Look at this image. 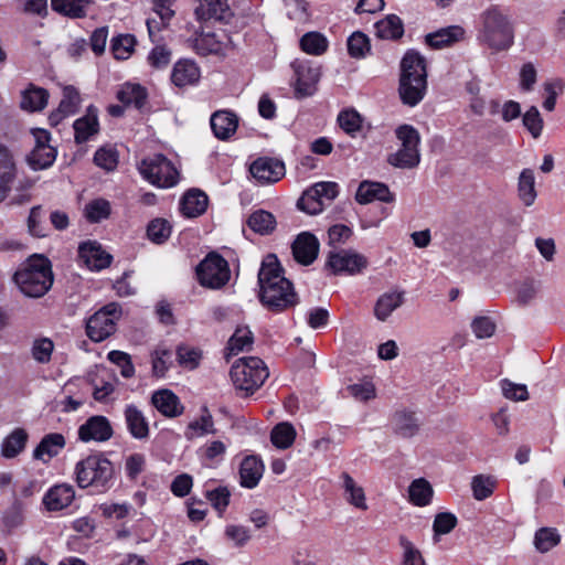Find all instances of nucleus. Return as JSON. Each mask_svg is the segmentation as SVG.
<instances>
[{
    "label": "nucleus",
    "mask_w": 565,
    "mask_h": 565,
    "mask_svg": "<svg viewBox=\"0 0 565 565\" xmlns=\"http://www.w3.org/2000/svg\"><path fill=\"white\" fill-rule=\"evenodd\" d=\"M516 20L509 7L492 3L479 14L478 43L492 54L509 51L515 43Z\"/></svg>",
    "instance_id": "obj_1"
},
{
    "label": "nucleus",
    "mask_w": 565,
    "mask_h": 565,
    "mask_svg": "<svg viewBox=\"0 0 565 565\" xmlns=\"http://www.w3.org/2000/svg\"><path fill=\"white\" fill-rule=\"evenodd\" d=\"M259 301L273 312H281L298 303L297 294L276 255L268 254L258 271Z\"/></svg>",
    "instance_id": "obj_2"
},
{
    "label": "nucleus",
    "mask_w": 565,
    "mask_h": 565,
    "mask_svg": "<svg viewBox=\"0 0 565 565\" xmlns=\"http://www.w3.org/2000/svg\"><path fill=\"white\" fill-rule=\"evenodd\" d=\"M76 482L79 488L93 493H105L115 483L113 462L102 454L89 455L75 466Z\"/></svg>",
    "instance_id": "obj_3"
},
{
    "label": "nucleus",
    "mask_w": 565,
    "mask_h": 565,
    "mask_svg": "<svg viewBox=\"0 0 565 565\" xmlns=\"http://www.w3.org/2000/svg\"><path fill=\"white\" fill-rule=\"evenodd\" d=\"M230 376L239 395L247 397L264 384L269 372L263 360L247 356L237 360L232 365Z\"/></svg>",
    "instance_id": "obj_4"
},
{
    "label": "nucleus",
    "mask_w": 565,
    "mask_h": 565,
    "mask_svg": "<svg viewBox=\"0 0 565 565\" xmlns=\"http://www.w3.org/2000/svg\"><path fill=\"white\" fill-rule=\"evenodd\" d=\"M138 170L145 180L158 188H172L179 181L178 170L163 154H153L142 159Z\"/></svg>",
    "instance_id": "obj_5"
},
{
    "label": "nucleus",
    "mask_w": 565,
    "mask_h": 565,
    "mask_svg": "<svg viewBox=\"0 0 565 565\" xmlns=\"http://www.w3.org/2000/svg\"><path fill=\"white\" fill-rule=\"evenodd\" d=\"M396 136L402 142V147L395 153L390 154L388 163L401 169L417 167L420 161L418 131L409 125H403L397 128Z\"/></svg>",
    "instance_id": "obj_6"
},
{
    "label": "nucleus",
    "mask_w": 565,
    "mask_h": 565,
    "mask_svg": "<svg viewBox=\"0 0 565 565\" xmlns=\"http://www.w3.org/2000/svg\"><path fill=\"white\" fill-rule=\"evenodd\" d=\"M196 275L202 286L218 289L230 280L231 270L228 263L221 255L210 253L199 264Z\"/></svg>",
    "instance_id": "obj_7"
},
{
    "label": "nucleus",
    "mask_w": 565,
    "mask_h": 565,
    "mask_svg": "<svg viewBox=\"0 0 565 565\" xmlns=\"http://www.w3.org/2000/svg\"><path fill=\"white\" fill-rule=\"evenodd\" d=\"M339 194V185L335 182H318L307 189L297 202L299 210L308 214L322 212Z\"/></svg>",
    "instance_id": "obj_8"
},
{
    "label": "nucleus",
    "mask_w": 565,
    "mask_h": 565,
    "mask_svg": "<svg viewBox=\"0 0 565 565\" xmlns=\"http://www.w3.org/2000/svg\"><path fill=\"white\" fill-rule=\"evenodd\" d=\"M120 316L119 305L111 302L95 312L86 323V333L94 342H102L116 330V320Z\"/></svg>",
    "instance_id": "obj_9"
},
{
    "label": "nucleus",
    "mask_w": 565,
    "mask_h": 565,
    "mask_svg": "<svg viewBox=\"0 0 565 565\" xmlns=\"http://www.w3.org/2000/svg\"><path fill=\"white\" fill-rule=\"evenodd\" d=\"M367 264L366 257L362 254L352 250H340L329 254L326 266L335 275L342 273L355 275L365 269Z\"/></svg>",
    "instance_id": "obj_10"
},
{
    "label": "nucleus",
    "mask_w": 565,
    "mask_h": 565,
    "mask_svg": "<svg viewBox=\"0 0 565 565\" xmlns=\"http://www.w3.org/2000/svg\"><path fill=\"white\" fill-rule=\"evenodd\" d=\"M249 171L259 183L269 184L278 182L285 175L286 168L281 160L262 157L250 164Z\"/></svg>",
    "instance_id": "obj_11"
},
{
    "label": "nucleus",
    "mask_w": 565,
    "mask_h": 565,
    "mask_svg": "<svg viewBox=\"0 0 565 565\" xmlns=\"http://www.w3.org/2000/svg\"><path fill=\"white\" fill-rule=\"evenodd\" d=\"M294 68V85L298 96H310L319 81L320 72L306 61H296L291 64Z\"/></svg>",
    "instance_id": "obj_12"
},
{
    "label": "nucleus",
    "mask_w": 565,
    "mask_h": 565,
    "mask_svg": "<svg viewBox=\"0 0 565 565\" xmlns=\"http://www.w3.org/2000/svg\"><path fill=\"white\" fill-rule=\"evenodd\" d=\"M195 17L200 21H215L227 23L234 13L228 4V0H199L194 10Z\"/></svg>",
    "instance_id": "obj_13"
},
{
    "label": "nucleus",
    "mask_w": 565,
    "mask_h": 565,
    "mask_svg": "<svg viewBox=\"0 0 565 565\" xmlns=\"http://www.w3.org/2000/svg\"><path fill=\"white\" fill-rule=\"evenodd\" d=\"M113 436V428L110 422L105 416L95 415L89 417L78 428V438L84 441L103 443L110 439Z\"/></svg>",
    "instance_id": "obj_14"
},
{
    "label": "nucleus",
    "mask_w": 565,
    "mask_h": 565,
    "mask_svg": "<svg viewBox=\"0 0 565 565\" xmlns=\"http://www.w3.org/2000/svg\"><path fill=\"white\" fill-rule=\"evenodd\" d=\"M228 44L230 39L224 32H202L195 36L193 47L202 56L224 55Z\"/></svg>",
    "instance_id": "obj_15"
},
{
    "label": "nucleus",
    "mask_w": 565,
    "mask_h": 565,
    "mask_svg": "<svg viewBox=\"0 0 565 565\" xmlns=\"http://www.w3.org/2000/svg\"><path fill=\"white\" fill-rule=\"evenodd\" d=\"M319 246V241L313 234L302 232L296 237L291 245L292 255L299 264L308 266L316 260Z\"/></svg>",
    "instance_id": "obj_16"
},
{
    "label": "nucleus",
    "mask_w": 565,
    "mask_h": 565,
    "mask_svg": "<svg viewBox=\"0 0 565 565\" xmlns=\"http://www.w3.org/2000/svg\"><path fill=\"white\" fill-rule=\"evenodd\" d=\"M151 405L167 418L179 417L184 412L179 396L168 388L154 391L151 395Z\"/></svg>",
    "instance_id": "obj_17"
},
{
    "label": "nucleus",
    "mask_w": 565,
    "mask_h": 565,
    "mask_svg": "<svg viewBox=\"0 0 565 565\" xmlns=\"http://www.w3.org/2000/svg\"><path fill=\"white\" fill-rule=\"evenodd\" d=\"M74 498L75 491L71 484H55L43 495L42 504L44 510L49 512H57L68 508Z\"/></svg>",
    "instance_id": "obj_18"
},
{
    "label": "nucleus",
    "mask_w": 565,
    "mask_h": 565,
    "mask_svg": "<svg viewBox=\"0 0 565 565\" xmlns=\"http://www.w3.org/2000/svg\"><path fill=\"white\" fill-rule=\"evenodd\" d=\"M81 103L78 89L72 85L64 86L58 107L49 117L51 126H57L64 118L75 115Z\"/></svg>",
    "instance_id": "obj_19"
},
{
    "label": "nucleus",
    "mask_w": 565,
    "mask_h": 565,
    "mask_svg": "<svg viewBox=\"0 0 565 565\" xmlns=\"http://www.w3.org/2000/svg\"><path fill=\"white\" fill-rule=\"evenodd\" d=\"M78 257L90 270H102L108 267L113 256L105 252L97 242L87 241L79 245Z\"/></svg>",
    "instance_id": "obj_20"
},
{
    "label": "nucleus",
    "mask_w": 565,
    "mask_h": 565,
    "mask_svg": "<svg viewBox=\"0 0 565 565\" xmlns=\"http://www.w3.org/2000/svg\"><path fill=\"white\" fill-rule=\"evenodd\" d=\"M74 139L77 145L88 141L99 131L98 109L89 105L84 116L77 118L73 124Z\"/></svg>",
    "instance_id": "obj_21"
},
{
    "label": "nucleus",
    "mask_w": 565,
    "mask_h": 565,
    "mask_svg": "<svg viewBox=\"0 0 565 565\" xmlns=\"http://www.w3.org/2000/svg\"><path fill=\"white\" fill-rule=\"evenodd\" d=\"M355 200L360 204H367L375 200L392 203L395 201V195L390 191L386 184L365 180L360 183L355 193Z\"/></svg>",
    "instance_id": "obj_22"
},
{
    "label": "nucleus",
    "mask_w": 565,
    "mask_h": 565,
    "mask_svg": "<svg viewBox=\"0 0 565 565\" xmlns=\"http://www.w3.org/2000/svg\"><path fill=\"white\" fill-rule=\"evenodd\" d=\"M427 81V62L424 55L414 49L405 52L401 61L399 78Z\"/></svg>",
    "instance_id": "obj_23"
},
{
    "label": "nucleus",
    "mask_w": 565,
    "mask_h": 565,
    "mask_svg": "<svg viewBox=\"0 0 565 565\" xmlns=\"http://www.w3.org/2000/svg\"><path fill=\"white\" fill-rule=\"evenodd\" d=\"M124 417L129 434L138 440H145L149 437V422L142 411L136 405L128 404L124 409Z\"/></svg>",
    "instance_id": "obj_24"
},
{
    "label": "nucleus",
    "mask_w": 565,
    "mask_h": 565,
    "mask_svg": "<svg viewBox=\"0 0 565 565\" xmlns=\"http://www.w3.org/2000/svg\"><path fill=\"white\" fill-rule=\"evenodd\" d=\"M211 129L220 140L230 139L238 127L237 116L230 110H217L210 119Z\"/></svg>",
    "instance_id": "obj_25"
},
{
    "label": "nucleus",
    "mask_w": 565,
    "mask_h": 565,
    "mask_svg": "<svg viewBox=\"0 0 565 565\" xmlns=\"http://www.w3.org/2000/svg\"><path fill=\"white\" fill-rule=\"evenodd\" d=\"M13 281L24 296L35 298V254L21 264L13 275Z\"/></svg>",
    "instance_id": "obj_26"
},
{
    "label": "nucleus",
    "mask_w": 565,
    "mask_h": 565,
    "mask_svg": "<svg viewBox=\"0 0 565 565\" xmlns=\"http://www.w3.org/2000/svg\"><path fill=\"white\" fill-rule=\"evenodd\" d=\"M427 92V81L399 78L398 94L404 105L414 107L425 97Z\"/></svg>",
    "instance_id": "obj_27"
},
{
    "label": "nucleus",
    "mask_w": 565,
    "mask_h": 565,
    "mask_svg": "<svg viewBox=\"0 0 565 565\" xmlns=\"http://www.w3.org/2000/svg\"><path fill=\"white\" fill-rule=\"evenodd\" d=\"M200 77V67L191 60L178 61L171 73V82L178 87L195 85Z\"/></svg>",
    "instance_id": "obj_28"
},
{
    "label": "nucleus",
    "mask_w": 565,
    "mask_h": 565,
    "mask_svg": "<svg viewBox=\"0 0 565 565\" xmlns=\"http://www.w3.org/2000/svg\"><path fill=\"white\" fill-rule=\"evenodd\" d=\"M264 473V463L256 456L245 457L239 466V484L243 488L254 489Z\"/></svg>",
    "instance_id": "obj_29"
},
{
    "label": "nucleus",
    "mask_w": 565,
    "mask_h": 565,
    "mask_svg": "<svg viewBox=\"0 0 565 565\" xmlns=\"http://www.w3.org/2000/svg\"><path fill=\"white\" fill-rule=\"evenodd\" d=\"M465 36V30L460 25H450L447 28H441L436 32L428 33L425 36V42L428 46L433 49H444L450 46L459 41H461Z\"/></svg>",
    "instance_id": "obj_30"
},
{
    "label": "nucleus",
    "mask_w": 565,
    "mask_h": 565,
    "mask_svg": "<svg viewBox=\"0 0 565 565\" xmlns=\"http://www.w3.org/2000/svg\"><path fill=\"white\" fill-rule=\"evenodd\" d=\"M207 202L209 199L204 192L192 189L182 196L180 210L186 217H196L206 211Z\"/></svg>",
    "instance_id": "obj_31"
},
{
    "label": "nucleus",
    "mask_w": 565,
    "mask_h": 565,
    "mask_svg": "<svg viewBox=\"0 0 565 565\" xmlns=\"http://www.w3.org/2000/svg\"><path fill=\"white\" fill-rule=\"evenodd\" d=\"M340 479L347 502L359 510H367L364 489L348 472H342Z\"/></svg>",
    "instance_id": "obj_32"
},
{
    "label": "nucleus",
    "mask_w": 565,
    "mask_h": 565,
    "mask_svg": "<svg viewBox=\"0 0 565 565\" xmlns=\"http://www.w3.org/2000/svg\"><path fill=\"white\" fill-rule=\"evenodd\" d=\"M200 417L191 420L185 430L184 437L188 440H193L199 437L206 436L209 434H215L213 416L207 407H202Z\"/></svg>",
    "instance_id": "obj_33"
},
{
    "label": "nucleus",
    "mask_w": 565,
    "mask_h": 565,
    "mask_svg": "<svg viewBox=\"0 0 565 565\" xmlns=\"http://www.w3.org/2000/svg\"><path fill=\"white\" fill-rule=\"evenodd\" d=\"M404 303V291H388L379 297L374 307V316L385 321L391 313Z\"/></svg>",
    "instance_id": "obj_34"
},
{
    "label": "nucleus",
    "mask_w": 565,
    "mask_h": 565,
    "mask_svg": "<svg viewBox=\"0 0 565 565\" xmlns=\"http://www.w3.org/2000/svg\"><path fill=\"white\" fill-rule=\"evenodd\" d=\"M147 90L140 84L125 83L117 92V99L124 106L143 107L147 100Z\"/></svg>",
    "instance_id": "obj_35"
},
{
    "label": "nucleus",
    "mask_w": 565,
    "mask_h": 565,
    "mask_svg": "<svg viewBox=\"0 0 565 565\" xmlns=\"http://www.w3.org/2000/svg\"><path fill=\"white\" fill-rule=\"evenodd\" d=\"M65 447V438L60 433H51L45 435L38 444V460L47 462L57 456Z\"/></svg>",
    "instance_id": "obj_36"
},
{
    "label": "nucleus",
    "mask_w": 565,
    "mask_h": 565,
    "mask_svg": "<svg viewBox=\"0 0 565 565\" xmlns=\"http://www.w3.org/2000/svg\"><path fill=\"white\" fill-rule=\"evenodd\" d=\"M375 33L383 40H398L404 34V23L396 14H388L374 24Z\"/></svg>",
    "instance_id": "obj_37"
},
{
    "label": "nucleus",
    "mask_w": 565,
    "mask_h": 565,
    "mask_svg": "<svg viewBox=\"0 0 565 565\" xmlns=\"http://www.w3.org/2000/svg\"><path fill=\"white\" fill-rule=\"evenodd\" d=\"M395 433L404 438L413 437L419 429V420L414 413L398 411L392 419Z\"/></svg>",
    "instance_id": "obj_38"
},
{
    "label": "nucleus",
    "mask_w": 565,
    "mask_h": 565,
    "mask_svg": "<svg viewBox=\"0 0 565 565\" xmlns=\"http://www.w3.org/2000/svg\"><path fill=\"white\" fill-rule=\"evenodd\" d=\"M247 225L259 235H269L275 231L277 222L270 212L256 210L248 216Z\"/></svg>",
    "instance_id": "obj_39"
},
{
    "label": "nucleus",
    "mask_w": 565,
    "mask_h": 565,
    "mask_svg": "<svg viewBox=\"0 0 565 565\" xmlns=\"http://www.w3.org/2000/svg\"><path fill=\"white\" fill-rule=\"evenodd\" d=\"M28 438L29 436L24 429L15 428L1 444L2 457L7 459L17 457L25 448Z\"/></svg>",
    "instance_id": "obj_40"
},
{
    "label": "nucleus",
    "mask_w": 565,
    "mask_h": 565,
    "mask_svg": "<svg viewBox=\"0 0 565 565\" xmlns=\"http://www.w3.org/2000/svg\"><path fill=\"white\" fill-rule=\"evenodd\" d=\"M54 282L51 260L43 254H38V298L47 294Z\"/></svg>",
    "instance_id": "obj_41"
},
{
    "label": "nucleus",
    "mask_w": 565,
    "mask_h": 565,
    "mask_svg": "<svg viewBox=\"0 0 565 565\" xmlns=\"http://www.w3.org/2000/svg\"><path fill=\"white\" fill-rule=\"evenodd\" d=\"M518 194L525 206H531L536 199L535 177L531 169H523L519 177Z\"/></svg>",
    "instance_id": "obj_42"
},
{
    "label": "nucleus",
    "mask_w": 565,
    "mask_h": 565,
    "mask_svg": "<svg viewBox=\"0 0 565 565\" xmlns=\"http://www.w3.org/2000/svg\"><path fill=\"white\" fill-rule=\"evenodd\" d=\"M90 0H51L54 11L72 19L84 18Z\"/></svg>",
    "instance_id": "obj_43"
},
{
    "label": "nucleus",
    "mask_w": 565,
    "mask_h": 565,
    "mask_svg": "<svg viewBox=\"0 0 565 565\" xmlns=\"http://www.w3.org/2000/svg\"><path fill=\"white\" fill-rule=\"evenodd\" d=\"M47 140V130L38 128V169L49 168L56 159L57 151L54 147L46 145Z\"/></svg>",
    "instance_id": "obj_44"
},
{
    "label": "nucleus",
    "mask_w": 565,
    "mask_h": 565,
    "mask_svg": "<svg viewBox=\"0 0 565 565\" xmlns=\"http://www.w3.org/2000/svg\"><path fill=\"white\" fill-rule=\"evenodd\" d=\"M433 493L430 483L423 478L414 480L408 488L409 501L417 507L428 505Z\"/></svg>",
    "instance_id": "obj_45"
},
{
    "label": "nucleus",
    "mask_w": 565,
    "mask_h": 565,
    "mask_svg": "<svg viewBox=\"0 0 565 565\" xmlns=\"http://www.w3.org/2000/svg\"><path fill=\"white\" fill-rule=\"evenodd\" d=\"M337 121L347 135L355 137L362 129L363 118L355 109L349 108L339 113Z\"/></svg>",
    "instance_id": "obj_46"
},
{
    "label": "nucleus",
    "mask_w": 565,
    "mask_h": 565,
    "mask_svg": "<svg viewBox=\"0 0 565 565\" xmlns=\"http://www.w3.org/2000/svg\"><path fill=\"white\" fill-rule=\"evenodd\" d=\"M137 41L132 34H119L110 41V51L116 60H127L131 56Z\"/></svg>",
    "instance_id": "obj_47"
},
{
    "label": "nucleus",
    "mask_w": 565,
    "mask_h": 565,
    "mask_svg": "<svg viewBox=\"0 0 565 565\" xmlns=\"http://www.w3.org/2000/svg\"><path fill=\"white\" fill-rule=\"evenodd\" d=\"M300 47L310 55H321L328 49V40L319 32H308L300 39Z\"/></svg>",
    "instance_id": "obj_48"
},
{
    "label": "nucleus",
    "mask_w": 565,
    "mask_h": 565,
    "mask_svg": "<svg viewBox=\"0 0 565 565\" xmlns=\"http://www.w3.org/2000/svg\"><path fill=\"white\" fill-rule=\"evenodd\" d=\"M295 438L296 430L294 426L285 422L277 424L270 434L271 443L280 449L290 447L294 444Z\"/></svg>",
    "instance_id": "obj_49"
},
{
    "label": "nucleus",
    "mask_w": 565,
    "mask_h": 565,
    "mask_svg": "<svg viewBox=\"0 0 565 565\" xmlns=\"http://www.w3.org/2000/svg\"><path fill=\"white\" fill-rule=\"evenodd\" d=\"M226 449L227 447L223 441L213 440L199 448L198 454L204 462L213 466L223 460Z\"/></svg>",
    "instance_id": "obj_50"
},
{
    "label": "nucleus",
    "mask_w": 565,
    "mask_h": 565,
    "mask_svg": "<svg viewBox=\"0 0 565 565\" xmlns=\"http://www.w3.org/2000/svg\"><path fill=\"white\" fill-rule=\"evenodd\" d=\"M545 98L543 100V108L546 111H553L556 106V99L565 90V81L563 78H552L543 84Z\"/></svg>",
    "instance_id": "obj_51"
},
{
    "label": "nucleus",
    "mask_w": 565,
    "mask_h": 565,
    "mask_svg": "<svg viewBox=\"0 0 565 565\" xmlns=\"http://www.w3.org/2000/svg\"><path fill=\"white\" fill-rule=\"evenodd\" d=\"M110 203L105 199H95L85 205V217L90 223H99L110 215Z\"/></svg>",
    "instance_id": "obj_52"
},
{
    "label": "nucleus",
    "mask_w": 565,
    "mask_h": 565,
    "mask_svg": "<svg viewBox=\"0 0 565 565\" xmlns=\"http://www.w3.org/2000/svg\"><path fill=\"white\" fill-rule=\"evenodd\" d=\"M525 129L534 139H539L544 128V120L536 106H531L522 116Z\"/></svg>",
    "instance_id": "obj_53"
},
{
    "label": "nucleus",
    "mask_w": 565,
    "mask_h": 565,
    "mask_svg": "<svg viewBox=\"0 0 565 565\" xmlns=\"http://www.w3.org/2000/svg\"><path fill=\"white\" fill-rule=\"evenodd\" d=\"M495 488V480L490 476L478 475L472 478L471 489L473 498L478 501L489 498Z\"/></svg>",
    "instance_id": "obj_54"
},
{
    "label": "nucleus",
    "mask_w": 565,
    "mask_h": 565,
    "mask_svg": "<svg viewBox=\"0 0 565 565\" xmlns=\"http://www.w3.org/2000/svg\"><path fill=\"white\" fill-rule=\"evenodd\" d=\"M288 19L298 23L307 22L310 18L309 3L306 0H282Z\"/></svg>",
    "instance_id": "obj_55"
},
{
    "label": "nucleus",
    "mask_w": 565,
    "mask_h": 565,
    "mask_svg": "<svg viewBox=\"0 0 565 565\" xmlns=\"http://www.w3.org/2000/svg\"><path fill=\"white\" fill-rule=\"evenodd\" d=\"M253 333L248 328H237L228 341L227 349L231 354H237L252 348Z\"/></svg>",
    "instance_id": "obj_56"
},
{
    "label": "nucleus",
    "mask_w": 565,
    "mask_h": 565,
    "mask_svg": "<svg viewBox=\"0 0 565 565\" xmlns=\"http://www.w3.org/2000/svg\"><path fill=\"white\" fill-rule=\"evenodd\" d=\"M170 234L171 225L164 218H154L148 224L147 236L156 244L164 243L170 237Z\"/></svg>",
    "instance_id": "obj_57"
},
{
    "label": "nucleus",
    "mask_w": 565,
    "mask_h": 565,
    "mask_svg": "<svg viewBox=\"0 0 565 565\" xmlns=\"http://www.w3.org/2000/svg\"><path fill=\"white\" fill-rule=\"evenodd\" d=\"M559 543V535L555 529L542 527L535 533L534 545L541 553H546Z\"/></svg>",
    "instance_id": "obj_58"
},
{
    "label": "nucleus",
    "mask_w": 565,
    "mask_h": 565,
    "mask_svg": "<svg viewBox=\"0 0 565 565\" xmlns=\"http://www.w3.org/2000/svg\"><path fill=\"white\" fill-rule=\"evenodd\" d=\"M205 498L221 515L230 504L231 491L224 486H220L214 489L207 488L205 490Z\"/></svg>",
    "instance_id": "obj_59"
},
{
    "label": "nucleus",
    "mask_w": 565,
    "mask_h": 565,
    "mask_svg": "<svg viewBox=\"0 0 565 565\" xmlns=\"http://www.w3.org/2000/svg\"><path fill=\"white\" fill-rule=\"evenodd\" d=\"M13 163L6 148L0 147V202L4 199L8 183L12 179Z\"/></svg>",
    "instance_id": "obj_60"
},
{
    "label": "nucleus",
    "mask_w": 565,
    "mask_h": 565,
    "mask_svg": "<svg viewBox=\"0 0 565 565\" xmlns=\"http://www.w3.org/2000/svg\"><path fill=\"white\" fill-rule=\"evenodd\" d=\"M94 162L106 171H114L118 166V152L111 147H102L95 152Z\"/></svg>",
    "instance_id": "obj_61"
},
{
    "label": "nucleus",
    "mask_w": 565,
    "mask_h": 565,
    "mask_svg": "<svg viewBox=\"0 0 565 565\" xmlns=\"http://www.w3.org/2000/svg\"><path fill=\"white\" fill-rule=\"evenodd\" d=\"M370 49V40L362 32H354L348 39V52L354 58L364 57Z\"/></svg>",
    "instance_id": "obj_62"
},
{
    "label": "nucleus",
    "mask_w": 565,
    "mask_h": 565,
    "mask_svg": "<svg viewBox=\"0 0 565 565\" xmlns=\"http://www.w3.org/2000/svg\"><path fill=\"white\" fill-rule=\"evenodd\" d=\"M107 359L120 369V374L125 379H130L135 374V366L128 353L113 350L108 353Z\"/></svg>",
    "instance_id": "obj_63"
},
{
    "label": "nucleus",
    "mask_w": 565,
    "mask_h": 565,
    "mask_svg": "<svg viewBox=\"0 0 565 565\" xmlns=\"http://www.w3.org/2000/svg\"><path fill=\"white\" fill-rule=\"evenodd\" d=\"M403 548V565H426L419 550L404 535L399 536Z\"/></svg>",
    "instance_id": "obj_64"
}]
</instances>
